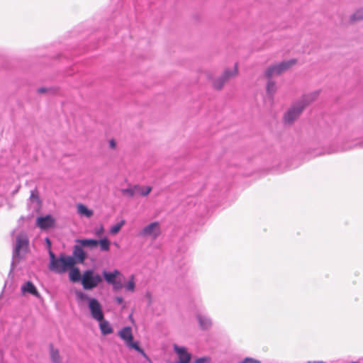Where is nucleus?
<instances>
[{"label":"nucleus","mask_w":363,"mask_h":363,"mask_svg":"<svg viewBox=\"0 0 363 363\" xmlns=\"http://www.w3.org/2000/svg\"><path fill=\"white\" fill-rule=\"evenodd\" d=\"M50 263L49 269L57 274H63L74 266L76 261L72 256L60 254L58 257L49 250Z\"/></svg>","instance_id":"f257e3e1"},{"label":"nucleus","mask_w":363,"mask_h":363,"mask_svg":"<svg viewBox=\"0 0 363 363\" xmlns=\"http://www.w3.org/2000/svg\"><path fill=\"white\" fill-rule=\"evenodd\" d=\"M29 252V238L25 232L18 233L16 237V242L13 251V260L11 263L12 267L24 258L26 255Z\"/></svg>","instance_id":"f03ea898"},{"label":"nucleus","mask_w":363,"mask_h":363,"mask_svg":"<svg viewBox=\"0 0 363 363\" xmlns=\"http://www.w3.org/2000/svg\"><path fill=\"white\" fill-rule=\"evenodd\" d=\"M318 93L314 92L304 96L303 99L294 104L284 116L286 123H292L303 111V108L312 101L315 100Z\"/></svg>","instance_id":"7ed1b4c3"},{"label":"nucleus","mask_w":363,"mask_h":363,"mask_svg":"<svg viewBox=\"0 0 363 363\" xmlns=\"http://www.w3.org/2000/svg\"><path fill=\"white\" fill-rule=\"evenodd\" d=\"M119 337L124 341L128 348H132L138 352L143 357L147 359L145 351L139 346L138 342L133 341L132 328L129 326L124 327L118 332Z\"/></svg>","instance_id":"20e7f679"},{"label":"nucleus","mask_w":363,"mask_h":363,"mask_svg":"<svg viewBox=\"0 0 363 363\" xmlns=\"http://www.w3.org/2000/svg\"><path fill=\"white\" fill-rule=\"evenodd\" d=\"M102 277L92 269H87L83 272L82 284L85 290H91L96 288L101 281Z\"/></svg>","instance_id":"39448f33"},{"label":"nucleus","mask_w":363,"mask_h":363,"mask_svg":"<svg viewBox=\"0 0 363 363\" xmlns=\"http://www.w3.org/2000/svg\"><path fill=\"white\" fill-rule=\"evenodd\" d=\"M88 308L90 315L94 320H102L104 317L103 308L96 298H88Z\"/></svg>","instance_id":"423d86ee"},{"label":"nucleus","mask_w":363,"mask_h":363,"mask_svg":"<svg viewBox=\"0 0 363 363\" xmlns=\"http://www.w3.org/2000/svg\"><path fill=\"white\" fill-rule=\"evenodd\" d=\"M161 233L160 225L158 222H152L144 227L139 233L140 237H150L152 240L157 239Z\"/></svg>","instance_id":"0eeeda50"},{"label":"nucleus","mask_w":363,"mask_h":363,"mask_svg":"<svg viewBox=\"0 0 363 363\" xmlns=\"http://www.w3.org/2000/svg\"><path fill=\"white\" fill-rule=\"evenodd\" d=\"M295 60H290L288 61L281 62L279 64L274 65L269 67L265 72V75L268 78L280 74L282 72L290 67L292 65L295 64Z\"/></svg>","instance_id":"6e6552de"},{"label":"nucleus","mask_w":363,"mask_h":363,"mask_svg":"<svg viewBox=\"0 0 363 363\" xmlns=\"http://www.w3.org/2000/svg\"><path fill=\"white\" fill-rule=\"evenodd\" d=\"M173 349L178 356L179 360L177 363H189L191 355L184 347L174 344L173 345Z\"/></svg>","instance_id":"1a4fd4ad"},{"label":"nucleus","mask_w":363,"mask_h":363,"mask_svg":"<svg viewBox=\"0 0 363 363\" xmlns=\"http://www.w3.org/2000/svg\"><path fill=\"white\" fill-rule=\"evenodd\" d=\"M36 224L41 229H48L53 227L55 224V219L50 215L38 217Z\"/></svg>","instance_id":"9d476101"},{"label":"nucleus","mask_w":363,"mask_h":363,"mask_svg":"<svg viewBox=\"0 0 363 363\" xmlns=\"http://www.w3.org/2000/svg\"><path fill=\"white\" fill-rule=\"evenodd\" d=\"M237 73V65H235L232 71L225 70L222 77L213 82V86L216 89H220L223 86L224 82L230 77Z\"/></svg>","instance_id":"9b49d317"},{"label":"nucleus","mask_w":363,"mask_h":363,"mask_svg":"<svg viewBox=\"0 0 363 363\" xmlns=\"http://www.w3.org/2000/svg\"><path fill=\"white\" fill-rule=\"evenodd\" d=\"M103 277L108 284H115V281L121 277V274L117 269H115L113 272L104 271Z\"/></svg>","instance_id":"f8f14e48"},{"label":"nucleus","mask_w":363,"mask_h":363,"mask_svg":"<svg viewBox=\"0 0 363 363\" xmlns=\"http://www.w3.org/2000/svg\"><path fill=\"white\" fill-rule=\"evenodd\" d=\"M77 213L80 217L86 218H90L94 215V211L82 203L77 204Z\"/></svg>","instance_id":"ddd939ff"},{"label":"nucleus","mask_w":363,"mask_h":363,"mask_svg":"<svg viewBox=\"0 0 363 363\" xmlns=\"http://www.w3.org/2000/svg\"><path fill=\"white\" fill-rule=\"evenodd\" d=\"M97 322H99V328L103 335H107L113 333V330L111 323L104 318L102 320H97Z\"/></svg>","instance_id":"4468645a"},{"label":"nucleus","mask_w":363,"mask_h":363,"mask_svg":"<svg viewBox=\"0 0 363 363\" xmlns=\"http://www.w3.org/2000/svg\"><path fill=\"white\" fill-rule=\"evenodd\" d=\"M21 291L23 294L28 293V294H30L35 296H38V295H39L38 291L36 289L35 286L30 281H26L25 284H23L21 286Z\"/></svg>","instance_id":"2eb2a0df"},{"label":"nucleus","mask_w":363,"mask_h":363,"mask_svg":"<svg viewBox=\"0 0 363 363\" xmlns=\"http://www.w3.org/2000/svg\"><path fill=\"white\" fill-rule=\"evenodd\" d=\"M197 320L201 329L207 330L211 328L212 321L208 316L205 315L198 314Z\"/></svg>","instance_id":"dca6fc26"},{"label":"nucleus","mask_w":363,"mask_h":363,"mask_svg":"<svg viewBox=\"0 0 363 363\" xmlns=\"http://www.w3.org/2000/svg\"><path fill=\"white\" fill-rule=\"evenodd\" d=\"M83 246L75 245L73 249V257L77 259L79 262H82L86 257L85 252L82 248Z\"/></svg>","instance_id":"f3484780"},{"label":"nucleus","mask_w":363,"mask_h":363,"mask_svg":"<svg viewBox=\"0 0 363 363\" xmlns=\"http://www.w3.org/2000/svg\"><path fill=\"white\" fill-rule=\"evenodd\" d=\"M69 279L73 282L82 281V277L78 268L72 267L69 269Z\"/></svg>","instance_id":"a211bd4d"},{"label":"nucleus","mask_w":363,"mask_h":363,"mask_svg":"<svg viewBox=\"0 0 363 363\" xmlns=\"http://www.w3.org/2000/svg\"><path fill=\"white\" fill-rule=\"evenodd\" d=\"M77 242L80 243L83 247H89L91 248L96 247L99 245V241L94 239L77 240Z\"/></svg>","instance_id":"6ab92c4d"},{"label":"nucleus","mask_w":363,"mask_h":363,"mask_svg":"<svg viewBox=\"0 0 363 363\" xmlns=\"http://www.w3.org/2000/svg\"><path fill=\"white\" fill-rule=\"evenodd\" d=\"M276 91V86L275 84L272 82L269 81L267 85V97L269 99V100L272 99L273 95Z\"/></svg>","instance_id":"aec40b11"},{"label":"nucleus","mask_w":363,"mask_h":363,"mask_svg":"<svg viewBox=\"0 0 363 363\" xmlns=\"http://www.w3.org/2000/svg\"><path fill=\"white\" fill-rule=\"evenodd\" d=\"M50 357L54 363H59L60 362L58 350L55 349L52 345L50 346Z\"/></svg>","instance_id":"412c9836"},{"label":"nucleus","mask_w":363,"mask_h":363,"mask_svg":"<svg viewBox=\"0 0 363 363\" xmlns=\"http://www.w3.org/2000/svg\"><path fill=\"white\" fill-rule=\"evenodd\" d=\"M136 194L142 196H147L152 190L150 186H136Z\"/></svg>","instance_id":"4be33fe9"},{"label":"nucleus","mask_w":363,"mask_h":363,"mask_svg":"<svg viewBox=\"0 0 363 363\" xmlns=\"http://www.w3.org/2000/svg\"><path fill=\"white\" fill-rule=\"evenodd\" d=\"M136 186L133 188H127L122 189L121 191L124 196H127L128 197H133L135 194H136Z\"/></svg>","instance_id":"5701e85b"},{"label":"nucleus","mask_w":363,"mask_h":363,"mask_svg":"<svg viewBox=\"0 0 363 363\" xmlns=\"http://www.w3.org/2000/svg\"><path fill=\"white\" fill-rule=\"evenodd\" d=\"M99 244L102 251H108L109 250L110 242L106 238L100 240Z\"/></svg>","instance_id":"b1692460"},{"label":"nucleus","mask_w":363,"mask_h":363,"mask_svg":"<svg viewBox=\"0 0 363 363\" xmlns=\"http://www.w3.org/2000/svg\"><path fill=\"white\" fill-rule=\"evenodd\" d=\"M125 289L129 291H134L135 284L134 281V276H131L130 279L128 281V283L124 286Z\"/></svg>","instance_id":"393cba45"},{"label":"nucleus","mask_w":363,"mask_h":363,"mask_svg":"<svg viewBox=\"0 0 363 363\" xmlns=\"http://www.w3.org/2000/svg\"><path fill=\"white\" fill-rule=\"evenodd\" d=\"M125 224V220H121V222L116 223V225H113L111 228V233L112 234H116L120 231L123 225Z\"/></svg>","instance_id":"a878e982"},{"label":"nucleus","mask_w":363,"mask_h":363,"mask_svg":"<svg viewBox=\"0 0 363 363\" xmlns=\"http://www.w3.org/2000/svg\"><path fill=\"white\" fill-rule=\"evenodd\" d=\"M363 18V9L357 10L352 16L350 21L352 22L355 21L357 20H360Z\"/></svg>","instance_id":"bb28decb"},{"label":"nucleus","mask_w":363,"mask_h":363,"mask_svg":"<svg viewBox=\"0 0 363 363\" xmlns=\"http://www.w3.org/2000/svg\"><path fill=\"white\" fill-rule=\"evenodd\" d=\"M113 285V289L116 291L120 290L123 287L121 279L119 277L115 281V284H111Z\"/></svg>","instance_id":"cd10ccee"},{"label":"nucleus","mask_w":363,"mask_h":363,"mask_svg":"<svg viewBox=\"0 0 363 363\" xmlns=\"http://www.w3.org/2000/svg\"><path fill=\"white\" fill-rule=\"evenodd\" d=\"M211 358L208 357H202L196 358L193 363H209Z\"/></svg>","instance_id":"c85d7f7f"},{"label":"nucleus","mask_w":363,"mask_h":363,"mask_svg":"<svg viewBox=\"0 0 363 363\" xmlns=\"http://www.w3.org/2000/svg\"><path fill=\"white\" fill-rule=\"evenodd\" d=\"M241 363H260V362L252 358H245Z\"/></svg>","instance_id":"c756f323"},{"label":"nucleus","mask_w":363,"mask_h":363,"mask_svg":"<svg viewBox=\"0 0 363 363\" xmlns=\"http://www.w3.org/2000/svg\"><path fill=\"white\" fill-rule=\"evenodd\" d=\"M77 297L82 300H87V301H88V298H90L89 297H88V296L86 294L82 293V292L77 293Z\"/></svg>","instance_id":"7c9ffc66"},{"label":"nucleus","mask_w":363,"mask_h":363,"mask_svg":"<svg viewBox=\"0 0 363 363\" xmlns=\"http://www.w3.org/2000/svg\"><path fill=\"white\" fill-rule=\"evenodd\" d=\"M145 297L148 300V304L150 305L151 303H152V295H151V294L150 292H147L146 294H145Z\"/></svg>","instance_id":"2f4dec72"},{"label":"nucleus","mask_w":363,"mask_h":363,"mask_svg":"<svg viewBox=\"0 0 363 363\" xmlns=\"http://www.w3.org/2000/svg\"><path fill=\"white\" fill-rule=\"evenodd\" d=\"M115 300L118 304H121L123 302V298L121 296L116 297Z\"/></svg>","instance_id":"473e14b6"},{"label":"nucleus","mask_w":363,"mask_h":363,"mask_svg":"<svg viewBox=\"0 0 363 363\" xmlns=\"http://www.w3.org/2000/svg\"><path fill=\"white\" fill-rule=\"evenodd\" d=\"M48 91H49V89H47V88H45V87H41V88H39V89H38V93H40V94H41V93H45V92H47Z\"/></svg>","instance_id":"72a5a7b5"},{"label":"nucleus","mask_w":363,"mask_h":363,"mask_svg":"<svg viewBox=\"0 0 363 363\" xmlns=\"http://www.w3.org/2000/svg\"><path fill=\"white\" fill-rule=\"evenodd\" d=\"M109 145L111 148H114L116 147V143L113 140H111L109 141Z\"/></svg>","instance_id":"f704fd0d"},{"label":"nucleus","mask_w":363,"mask_h":363,"mask_svg":"<svg viewBox=\"0 0 363 363\" xmlns=\"http://www.w3.org/2000/svg\"><path fill=\"white\" fill-rule=\"evenodd\" d=\"M350 148H352V147H351V146L347 147H342V148L340 150V151H345V150H349V149H350Z\"/></svg>","instance_id":"c9c22d12"},{"label":"nucleus","mask_w":363,"mask_h":363,"mask_svg":"<svg viewBox=\"0 0 363 363\" xmlns=\"http://www.w3.org/2000/svg\"><path fill=\"white\" fill-rule=\"evenodd\" d=\"M45 241H46V243H48V246H49V247H50V245H51V242H50V241L49 238H45Z\"/></svg>","instance_id":"e433bc0d"},{"label":"nucleus","mask_w":363,"mask_h":363,"mask_svg":"<svg viewBox=\"0 0 363 363\" xmlns=\"http://www.w3.org/2000/svg\"><path fill=\"white\" fill-rule=\"evenodd\" d=\"M34 196H35L34 192L32 191L31 192V195H30V198H34Z\"/></svg>","instance_id":"4c0bfd02"}]
</instances>
